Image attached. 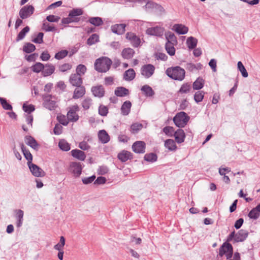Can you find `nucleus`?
Wrapping results in <instances>:
<instances>
[{"instance_id":"f257e3e1","label":"nucleus","mask_w":260,"mask_h":260,"mask_svg":"<svg viewBox=\"0 0 260 260\" xmlns=\"http://www.w3.org/2000/svg\"><path fill=\"white\" fill-rule=\"evenodd\" d=\"M166 74L173 80L181 81L185 78V71L179 66L172 67L166 70Z\"/></svg>"},{"instance_id":"f03ea898","label":"nucleus","mask_w":260,"mask_h":260,"mask_svg":"<svg viewBox=\"0 0 260 260\" xmlns=\"http://www.w3.org/2000/svg\"><path fill=\"white\" fill-rule=\"evenodd\" d=\"M112 60L107 57H102L95 60L94 69L99 73H106L110 69Z\"/></svg>"},{"instance_id":"7ed1b4c3","label":"nucleus","mask_w":260,"mask_h":260,"mask_svg":"<svg viewBox=\"0 0 260 260\" xmlns=\"http://www.w3.org/2000/svg\"><path fill=\"white\" fill-rule=\"evenodd\" d=\"M189 117L184 112L177 113L173 118L174 124L178 127H184L189 120Z\"/></svg>"},{"instance_id":"20e7f679","label":"nucleus","mask_w":260,"mask_h":260,"mask_svg":"<svg viewBox=\"0 0 260 260\" xmlns=\"http://www.w3.org/2000/svg\"><path fill=\"white\" fill-rule=\"evenodd\" d=\"M34 11L35 8L32 5H26L20 10L19 15L22 19H25L30 16Z\"/></svg>"},{"instance_id":"39448f33","label":"nucleus","mask_w":260,"mask_h":260,"mask_svg":"<svg viewBox=\"0 0 260 260\" xmlns=\"http://www.w3.org/2000/svg\"><path fill=\"white\" fill-rule=\"evenodd\" d=\"M141 74L145 78H149L154 74L155 67L151 64H147L143 66L141 68Z\"/></svg>"},{"instance_id":"423d86ee","label":"nucleus","mask_w":260,"mask_h":260,"mask_svg":"<svg viewBox=\"0 0 260 260\" xmlns=\"http://www.w3.org/2000/svg\"><path fill=\"white\" fill-rule=\"evenodd\" d=\"M52 96L50 94H45L43 96V106L49 110H53L56 107L55 101L52 100Z\"/></svg>"},{"instance_id":"0eeeda50","label":"nucleus","mask_w":260,"mask_h":260,"mask_svg":"<svg viewBox=\"0 0 260 260\" xmlns=\"http://www.w3.org/2000/svg\"><path fill=\"white\" fill-rule=\"evenodd\" d=\"M79 111V107L77 105H74L70 108L67 113L68 119L70 121L76 122L79 119V116L76 112Z\"/></svg>"},{"instance_id":"6e6552de","label":"nucleus","mask_w":260,"mask_h":260,"mask_svg":"<svg viewBox=\"0 0 260 260\" xmlns=\"http://www.w3.org/2000/svg\"><path fill=\"white\" fill-rule=\"evenodd\" d=\"M32 174L37 177H42L45 175V172L37 165L31 163L28 165Z\"/></svg>"},{"instance_id":"1a4fd4ad","label":"nucleus","mask_w":260,"mask_h":260,"mask_svg":"<svg viewBox=\"0 0 260 260\" xmlns=\"http://www.w3.org/2000/svg\"><path fill=\"white\" fill-rule=\"evenodd\" d=\"M145 143L141 141H136L132 145V149L136 153H144L145 152Z\"/></svg>"},{"instance_id":"9d476101","label":"nucleus","mask_w":260,"mask_h":260,"mask_svg":"<svg viewBox=\"0 0 260 260\" xmlns=\"http://www.w3.org/2000/svg\"><path fill=\"white\" fill-rule=\"evenodd\" d=\"M164 32V29L160 26H155L149 27L146 30V33L150 36H155L157 37H161L162 36Z\"/></svg>"},{"instance_id":"9b49d317","label":"nucleus","mask_w":260,"mask_h":260,"mask_svg":"<svg viewBox=\"0 0 260 260\" xmlns=\"http://www.w3.org/2000/svg\"><path fill=\"white\" fill-rule=\"evenodd\" d=\"M126 38L130 41L133 47H138L140 45L141 42L140 39L135 34L127 32L126 34Z\"/></svg>"},{"instance_id":"f8f14e48","label":"nucleus","mask_w":260,"mask_h":260,"mask_svg":"<svg viewBox=\"0 0 260 260\" xmlns=\"http://www.w3.org/2000/svg\"><path fill=\"white\" fill-rule=\"evenodd\" d=\"M70 169L76 177H79L82 173V168L80 162H72Z\"/></svg>"},{"instance_id":"ddd939ff","label":"nucleus","mask_w":260,"mask_h":260,"mask_svg":"<svg viewBox=\"0 0 260 260\" xmlns=\"http://www.w3.org/2000/svg\"><path fill=\"white\" fill-rule=\"evenodd\" d=\"M69 81L74 86L81 85L83 82L81 76L76 74H72L71 75Z\"/></svg>"},{"instance_id":"4468645a","label":"nucleus","mask_w":260,"mask_h":260,"mask_svg":"<svg viewBox=\"0 0 260 260\" xmlns=\"http://www.w3.org/2000/svg\"><path fill=\"white\" fill-rule=\"evenodd\" d=\"M248 235L247 231L241 229L236 233V237L234 239V242H241L246 240Z\"/></svg>"},{"instance_id":"2eb2a0df","label":"nucleus","mask_w":260,"mask_h":260,"mask_svg":"<svg viewBox=\"0 0 260 260\" xmlns=\"http://www.w3.org/2000/svg\"><path fill=\"white\" fill-rule=\"evenodd\" d=\"M117 158L121 161V162H125L128 159H131L133 158V154L126 150H122L120 153H119L117 155Z\"/></svg>"},{"instance_id":"dca6fc26","label":"nucleus","mask_w":260,"mask_h":260,"mask_svg":"<svg viewBox=\"0 0 260 260\" xmlns=\"http://www.w3.org/2000/svg\"><path fill=\"white\" fill-rule=\"evenodd\" d=\"M25 143L35 150H38L39 144L35 139L31 136H26L24 138Z\"/></svg>"},{"instance_id":"f3484780","label":"nucleus","mask_w":260,"mask_h":260,"mask_svg":"<svg viewBox=\"0 0 260 260\" xmlns=\"http://www.w3.org/2000/svg\"><path fill=\"white\" fill-rule=\"evenodd\" d=\"M175 141L178 143H181L184 141L185 134L184 131L181 128L178 129L174 134Z\"/></svg>"},{"instance_id":"a211bd4d","label":"nucleus","mask_w":260,"mask_h":260,"mask_svg":"<svg viewBox=\"0 0 260 260\" xmlns=\"http://www.w3.org/2000/svg\"><path fill=\"white\" fill-rule=\"evenodd\" d=\"M20 145L23 154L25 159L27 160V165H29L32 163V155L29 150L24 145L23 143H22Z\"/></svg>"},{"instance_id":"6ab92c4d","label":"nucleus","mask_w":260,"mask_h":260,"mask_svg":"<svg viewBox=\"0 0 260 260\" xmlns=\"http://www.w3.org/2000/svg\"><path fill=\"white\" fill-rule=\"evenodd\" d=\"M126 25L124 24H116L111 26V30L112 31L117 35H122L123 34L125 29Z\"/></svg>"},{"instance_id":"aec40b11","label":"nucleus","mask_w":260,"mask_h":260,"mask_svg":"<svg viewBox=\"0 0 260 260\" xmlns=\"http://www.w3.org/2000/svg\"><path fill=\"white\" fill-rule=\"evenodd\" d=\"M173 29L179 35H185L188 31V27L182 24H174Z\"/></svg>"},{"instance_id":"412c9836","label":"nucleus","mask_w":260,"mask_h":260,"mask_svg":"<svg viewBox=\"0 0 260 260\" xmlns=\"http://www.w3.org/2000/svg\"><path fill=\"white\" fill-rule=\"evenodd\" d=\"M55 67L51 63H47L42 72V75L44 77H47L52 75L55 71Z\"/></svg>"},{"instance_id":"4be33fe9","label":"nucleus","mask_w":260,"mask_h":260,"mask_svg":"<svg viewBox=\"0 0 260 260\" xmlns=\"http://www.w3.org/2000/svg\"><path fill=\"white\" fill-rule=\"evenodd\" d=\"M91 91L94 96L99 98L103 97L105 94V89L102 85L92 87Z\"/></svg>"},{"instance_id":"5701e85b","label":"nucleus","mask_w":260,"mask_h":260,"mask_svg":"<svg viewBox=\"0 0 260 260\" xmlns=\"http://www.w3.org/2000/svg\"><path fill=\"white\" fill-rule=\"evenodd\" d=\"M114 94L117 96L124 97L129 95V91L128 89L125 87L119 86L116 88L114 91Z\"/></svg>"},{"instance_id":"b1692460","label":"nucleus","mask_w":260,"mask_h":260,"mask_svg":"<svg viewBox=\"0 0 260 260\" xmlns=\"http://www.w3.org/2000/svg\"><path fill=\"white\" fill-rule=\"evenodd\" d=\"M14 212L16 213V226L20 228L23 223L24 212L21 209L15 210Z\"/></svg>"},{"instance_id":"393cba45","label":"nucleus","mask_w":260,"mask_h":260,"mask_svg":"<svg viewBox=\"0 0 260 260\" xmlns=\"http://www.w3.org/2000/svg\"><path fill=\"white\" fill-rule=\"evenodd\" d=\"M98 138L100 141L103 144L107 143L110 139L109 135L104 129L100 130L99 132Z\"/></svg>"},{"instance_id":"a878e982","label":"nucleus","mask_w":260,"mask_h":260,"mask_svg":"<svg viewBox=\"0 0 260 260\" xmlns=\"http://www.w3.org/2000/svg\"><path fill=\"white\" fill-rule=\"evenodd\" d=\"M135 52L134 50L131 48H124L121 52L122 57L125 59H130L133 58Z\"/></svg>"},{"instance_id":"bb28decb","label":"nucleus","mask_w":260,"mask_h":260,"mask_svg":"<svg viewBox=\"0 0 260 260\" xmlns=\"http://www.w3.org/2000/svg\"><path fill=\"white\" fill-rule=\"evenodd\" d=\"M76 87V88L74 91V95L73 96L75 99L82 97L85 93V88L83 86H82L81 85Z\"/></svg>"},{"instance_id":"cd10ccee","label":"nucleus","mask_w":260,"mask_h":260,"mask_svg":"<svg viewBox=\"0 0 260 260\" xmlns=\"http://www.w3.org/2000/svg\"><path fill=\"white\" fill-rule=\"evenodd\" d=\"M132 103L129 101H125L121 107V113L124 116L128 115L131 111Z\"/></svg>"},{"instance_id":"c85d7f7f","label":"nucleus","mask_w":260,"mask_h":260,"mask_svg":"<svg viewBox=\"0 0 260 260\" xmlns=\"http://www.w3.org/2000/svg\"><path fill=\"white\" fill-rule=\"evenodd\" d=\"M71 152L72 156L80 160L83 161L86 158L85 153L82 150L76 149L72 150Z\"/></svg>"},{"instance_id":"c756f323","label":"nucleus","mask_w":260,"mask_h":260,"mask_svg":"<svg viewBox=\"0 0 260 260\" xmlns=\"http://www.w3.org/2000/svg\"><path fill=\"white\" fill-rule=\"evenodd\" d=\"M136 76V73L133 69H129L126 70L123 74V79L125 81H130L133 80Z\"/></svg>"},{"instance_id":"7c9ffc66","label":"nucleus","mask_w":260,"mask_h":260,"mask_svg":"<svg viewBox=\"0 0 260 260\" xmlns=\"http://www.w3.org/2000/svg\"><path fill=\"white\" fill-rule=\"evenodd\" d=\"M87 22L95 26H100L104 23L102 18L99 17H90Z\"/></svg>"},{"instance_id":"2f4dec72","label":"nucleus","mask_w":260,"mask_h":260,"mask_svg":"<svg viewBox=\"0 0 260 260\" xmlns=\"http://www.w3.org/2000/svg\"><path fill=\"white\" fill-rule=\"evenodd\" d=\"M165 147L170 151H174L177 149L175 141L172 139H167L165 141Z\"/></svg>"},{"instance_id":"473e14b6","label":"nucleus","mask_w":260,"mask_h":260,"mask_svg":"<svg viewBox=\"0 0 260 260\" xmlns=\"http://www.w3.org/2000/svg\"><path fill=\"white\" fill-rule=\"evenodd\" d=\"M141 90L146 96H152L155 94L154 91L148 85L143 86L141 88Z\"/></svg>"},{"instance_id":"72a5a7b5","label":"nucleus","mask_w":260,"mask_h":260,"mask_svg":"<svg viewBox=\"0 0 260 260\" xmlns=\"http://www.w3.org/2000/svg\"><path fill=\"white\" fill-rule=\"evenodd\" d=\"M197 43L198 40L191 36L188 37L186 40V44L189 49H194L197 46Z\"/></svg>"},{"instance_id":"f704fd0d","label":"nucleus","mask_w":260,"mask_h":260,"mask_svg":"<svg viewBox=\"0 0 260 260\" xmlns=\"http://www.w3.org/2000/svg\"><path fill=\"white\" fill-rule=\"evenodd\" d=\"M230 245L232 244L228 242H225L221 245L219 249L218 253V255L220 257L223 256L226 253L228 252L229 245L230 246Z\"/></svg>"},{"instance_id":"c9c22d12","label":"nucleus","mask_w":260,"mask_h":260,"mask_svg":"<svg viewBox=\"0 0 260 260\" xmlns=\"http://www.w3.org/2000/svg\"><path fill=\"white\" fill-rule=\"evenodd\" d=\"M205 81L201 78L199 77L193 83L192 87L194 90H200L204 87Z\"/></svg>"},{"instance_id":"e433bc0d","label":"nucleus","mask_w":260,"mask_h":260,"mask_svg":"<svg viewBox=\"0 0 260 260\" xmlns=\"http://www.w3.org/2000/svg\"><path fill=\"white\" fill-rule=\"evenodd\" d=\"M29 27L28 26L24 27L18 34L16 39V41L19 42L23 40L26 34L29 32Z\"/></svg>"},{"instance_id":"4c0bfd02","label":"nucleus","mask_w":260,"mask_h":260,"mask_svg":"<svg viewBox=\"0 0 260 260\" xmlns=\"http://www.w3.org/2000/svg\"><path fill=\"white\" fill-rule=\"evenodd\" d=\"M58 147L62 151H68L70 150V144L64 139L60 140L58 142Z\"/></svg>"},{"instance_id":"58836bf2","label":"nucleus","mask_w":260,"mask_h":260,"mask_svg":"<svg viewBox=\"0 0 260 260\" xmlns=\"http://www.w3.org/2000/svg\"><path fill=\"white\" fill-rule=\"evenodd\" d=\"M166 39L167 40V43H174V44H177V40L176 36L175 35L171 32V31H168L165 34Z\"/></svg>"},{"instance_id":"ea45409f","label":"nucleus","mask_w":260,"mask_h":260,"mask_svg":"<svg viewBox=\"0 0 260 260\" xmlns=\"http://www.w3.org/2000/svg\"><path fill=\"white\" fill-rule=\"evenodd\" d=\"M45 68V65L41 62H36L35 64L31 67V70L32 72L36 73H39L42 72Z\"/></svg>"},{"instance_id":"a19ab883","label":"nucleus","mask_w":260,"mask_h":260,"mask_svg":"<svg viewBox=\"0 0 260 260\" xmlns=\"http://www.w3.org/2000/svg\"><path fill=\"white\" fill-rule=\"evenodd\" d=\"M80 20V18L79 17H72L71 16H69L66 18H63L61 20V23L62 24H68L69 23H72V22H75L77 23Z\"/></svg>"},{"instance_id":"79ce46f5","label":"nucleus","mask_w":260,"mask_h":260,"mask_svg":"<svg viewBox=\"0 0 260 260\" xmlns=\"http://www.w3.org/2000/svg\"><path fill=\"white\" fill-rule=\"evenodd\" d=\"M177 44L166 43L165 45V48L167 53L170 55L173 56L175 53V48L174 45Z\"/></svg>"},{"instance_id":"37998d69","label":"nucleus","mask_w":260,"mask_h":260,"mask_svg":"<svg viewBox=\"0 0 260 260\" xmlns=\"http://www.w3.org/2000/svg\"><path fill=\"white\" fill-rule=\"evenodd\" d=\"M36 50V46L30 43H26L23 46V51L27 53H30Z\"/></svg>"},{"instance_id":"c03bdc74","label":"nucleus","mask_w":260,"mask_h":260,"mask_svg":"<svg viewBox=\"0 0 260 260\" xmlns=\"http://www.w3.org/2000/svg\"><path fill=\"white\" fill-rule=\"evenodd\" d=\"M144 160L150 162H153L157 160V156L154 153H147L144 157Z\"/></svg>"},{"instance_id":"a18cd8bd","label":"nucleus","mask_w":260,"mask_h":260,"mask_svg":"<svg viewBox=\"0 0 260 260\" xmlns=\"http://www.w3.org/2000/svg\"><path fill=\"white\" fill-rule=\"evenodd\" d=\"M237 68L244 78H247L248 76V72L241 61H239L238 62Z\"/></svg>"},{"instance_id":"49530a36","label":"nucleus","mask_w":260,"mask_h":260,"mask_svg":"<svg viewBox=\"0 0 260 260\" xmlns=\"http://www.w3.org/2000/svg\"><path fill=\"white\" fill-rule=\"evenodd\" d=\"M191 89V85L188 83L183 84L180 89L178 90V93H187L189 92Z\"/></svg>"},{"instance_id":"de8ad7c7","label":"nucleus","mask_w":260,"mask_h":260,"mask_svg":"<svg viewBox=\"0 0 260 260\" xmlns=\"http://www.w3.org/2000/svg\"><path fill=\"white\" fill-rule=\"evenodd\" d=\"M143 127V124L138 122L134 123L131 126V132L133 134H137Z\"/></svg>"},{"instance_id":"09e8293b","label":"nucleus","mask_w":260,"mask_h":260,"mask_svg":"<svg viewBox=\"0 0 260 260\" xmlns=\"http://www.w3.org/2000/svg\"><path fill=\"white\" fill-rule=\"evenodd\" d=\"M0 103L5 110H12L13 107L7 101L5 98L0 97Z\"/></svg>"},{"instance_id":"8fccbe9b","label":"nucleus","mask_w":260,"mask_h":260,"mask_svg":"<svg viewBox=\"0 0 260 260\" xmlns=\"http://www.w3.org/2000/svg\"><path fill=\"white\" fill-rule=\"evenodd\" d=\"M99 41V37L96 34H92L87 40V44L88 45H92Z\"/></svg>"},{"instance_id":"3c124183","label":"nucleus","mask_w":260,"mask_h":260,"mask_svg":"<svg viewBox=\"0 0 260 260\" xmlns=\"http://www.w3.org/2000/svg\"><path fill=\"white\" fill-rule=\"evenodd\" d=\"M83 13V11L81 9L76 8L73 9L71 10L69 14V16H71L72 17H78L80 15H82Z\"/></svg>"},{"instance_id":"603ef678","label":"nucleus","mask_w":260,"mask_h":260,"mask_svg":"<svg viewBox=\"0 0 260 260\" xmlns=\"http://www.w3.org/2000/svg\"><path fill=\"white\" fill-rule=\"evenodd\" d=\"M69 52L67 50H62L55 53L54 58L58 60L64 58L68 54Z\"/></svg>"},{"instance_id":"864d4df0","label":"nucleus","mask_w":260,"mask_h":260,"mask_svg":"<svg viewBox=\"0 0 260 260\" xmlns=\"http://www.w3.org/2000/svg\"><path fill=\"white\" fill-rule=\"evenodd\" d=\"M87 68L85 65L80 64H79L76 69V74L82 76L84 75L85 72H86Z\"/></svg>"},{"instance_id":"5fc2aeb1","label":"nucleus","mask_w":260,"mask_h":260,"mask_svg":"<svg viewBox=\"0 0 260 260\" xmlns=\"http://www.w3.org/2000/svg\"><path fill=\"white\" fill-rule=\"evenodd\" d=\"M22 109L24 111L27 113V114H30L31 112L35 111V107L33 105H27L25 103H24L22 106Z\"/></svg>"},{"instance_id":"6e6d98bb","label":"nucleus","mask_w":260,"mask_h":260,"mask_svg":"<svg viewBox=\"0 0 260 260\" xmlns=\"http://www.w3.org/2000/svg\"><path fill=\"white\" fill-rule=\"evenodd\" d=\"M162 131L166 135L170 137L174 136L175 133L174 128L170 126H165L163 128Z\"/></svg>"},{"instance_id":"4d7b16f0","label":"nucleus","mask_w":260,"mask_h":260,"mask_svg":"<svg viewBox=\"0 0 260 260\" xmlns=\"http://www.w3.org/2000/svg\"><path fill=\"white\" fill-rule=\"evenodd\" d=\"M204 92L203 91H198L194 95V100L196 103H199L202 101L204 96Z\"/></svg>"},{"instance_id":"13d9d810","label":"nucleus","mask_w":260,"mask_h":260,"mask_svg":"<svg viewBox=\"0 0 260 260\" xmlns=\"http://www.w3.org/2000/svg\"><path fill=\"white\" fill-rule=\"evenodd\" d=\"M44 34L42 32H39L37 37L32 40V41L37 44H41L43 43Z\"/></svg>"},{"instance_id":"bf43d9fd","label":"nucleus","mask_w":260,"mask_h":260,"mask_svg":"<svg viewBox=\"0 0 260 260\" xmlns=\"http://www.w3.org/2000/svg\"><path fill=\"white\" fill-rule=\"evenodd\" d=\"M43 29L46 31H54L57 30L56 27L50 25L47 22H44L43 24Z\"/></svg>"},{"instance_id":"052dcab7","label":"nucleus","mask_w":260,"mask_h":260,"mask_svg":"<svg viewBox=\"0 0 260 260\" xmlns=\"http://www.w3.org/2000/svg\"><path fill=\"white\" fill-rule=\"evenodd\" d=\"M108 112V108L104 105H100L99 108V113L102 116H105L107 115Z\"/></svg>"},{"instance_id":"680f3d73","label":"nucleus","mask_w":260,"mask_h":260,"mask_svg":"<svg viewBox=\"0 0 260 260\" xmlns=\"http://www.w3.org/2000/svg\"><path fill=\"white\" fill-rule=\"evenodd\" d=\"M146 2V5L143 7V8H145L146 10L155 9V5L157 3L147 0Z\"/></svg>"},{"instance_id":"e2e57ef3","label":"nucleus","mask_w":260,"mask_h":260,"mask_svg":"<svg viewBox=\"0 0 260 260\" xmlns=\"http://www.w3.org/2000/svg\"><path fill=\"white\" fill-rule=\"evenodd\" d=\"M248 216L253 219H256L259 216V214L253 208L248 213Z\"/></svg>"},{"instance_id":"0e129e2a","label":"nucleus","mask_w":260,"mask_h":260,"mask_svg":"<svg viewBox=\"0 0 260 260\" xmlns=\"http://www.w3.org/2000/svg\"><path fill=\"white\" fill-rule=\"evenodd\" d=\"M71 68L72 65L68 63H63L59 66V70L61 72L70 70Z\"/></svg>"},{"instance_id":"69168bd1","label":"nucleus","mask_w":260,"mask_h":260,"mask_svg":"<svg viewBox=\"0 0 260 260\" xmlns=\"http://www.w3.org/2000/svg\"><path fill=\"white\" fill-rule=\"evenodd\" d=\"M92 100L89 98L85 99L82 102V107L85 110H87L89 108L91 105Z\"/></svg>"},{"instance_id":"338daca9","label":"nucleus","mask_w":260,"mask_h":260,"mask_svg":"<svg viewBox=\"0 0 260 260\" xmlns=\"http://www.w3.org/2000/svg\"><path fill=\"white\" fill-rule=\"evenodd\" d=\"M95 179V176L93 175L89 177L83 178L82 179V181L84 184H88L92 182Z\"/></svg>"},{"instance_id":"774afa93","label":"nucleus","mask_w":260,"mask_h":260,"mask_svg":"<svg viewBox=\"0 0 260 260\" xmlns=\"http://www.w3.org/2000/svg\"><path fill=\"white\" fill-rule=\"evenodd\" d=\"M60 19V17L53 15H49L46 17V20L50 22H57Z\"/></svg>"}]
</instances>
